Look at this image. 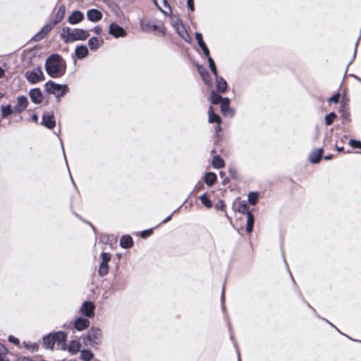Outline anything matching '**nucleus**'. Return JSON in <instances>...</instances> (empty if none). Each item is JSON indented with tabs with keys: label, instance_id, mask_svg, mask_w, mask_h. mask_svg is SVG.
Instances as JSON below:
<instances>
[{
	"label": "nucleus",
	"instance_id": "obj_1",
	"mask_svg": "<svg viewBox=\"0 0 361 361\" xmlns=\"http://www.w3.org/2000/svg\"><path fill=\"white\" fill-rule=\"evenodd\" d=\"M45 69L52 78L61 76L66 71V63L59 54H52L46 61Z\"/></svg>",
	"mask_w": 361,
	"mask_h": 361
},
{
	"label": "nucleus",
	"instance_id": "obj_2",
	"mask_svg": "<svg viewBox=\"0 0 361 361\" xmlns=\"http://www.w3.org/2000/svg\"><path fill=\"white\" fill-rule=\"evenodd\" d=\"M89 36V33L84 30L75 29L71 30L68 27L62 29L61 37L65 42H72L75 40H84Z\"/></svg>",
	"mask_w": 361,
	"mask_h": 361
},
{
	"label": "nucleus",
	"instance_id": "obj_3",
	"mask_svg": "<svg viewBox=\"0 0 361 361\" xmlns=\"http://www.w3.org/2000/svg\"><path fill=\"white\" fill-rule=\"evenodd\" d=\"M66 338V336L63 331H58L44 338V344L47 348L52 349L56 344L59 345L65 341Z\"/></svg>",
	"mask_w": 361,
	"mask_h": 361
},
{
	"label": "nucleus",
	"instance_id": "obj_4",
	"mask_svg": "<svg viewBox=\"0 0 361 361\" xmlns=\"http://www.w3.org/2000/svg\"><path fill=\"white\" fill-rule=\"evenodd\" d=\"M171 24L172 26L176 30V32L178 34V35L183 38L186 42H190L191 38L190 35H188L186 29L185 28L184 25H183L182 22L177 18H171Z\"/></svg>",
	"mask_w": 361,
	"mask_h": 361
},
{
	"label": "nucleus",
	"instance_id": "obj_5",
	"mask_svg": "<svg viewBox=\"0 0 361 361\" xmlns=\"http://www.w3.org/2000/svg\"><path fill=\"white\" fill-rule=\"evenodd\" d=\"M25 76L27 80L33 84L44 80V74L40 68H35L27 71Z\"/></svg>",
	"mask_w": 361,
	"mask_h": 361
},
{
	"label": "nucleus",
	"instance_id": "obj_6",
	"mask_svg": "<svg viewBox=\"0 0 361 361\" xmlns=\"http://www.w3.org/2000/svg\"><path fill=\"white\" fill-rule=\"evenodd\" d=\"M45 90L50 94H56L57 92L61 91V96L63 95L67 92V86L66 85L56 84L52 81H49L45 84Z\"/></svg>",
	"mask_w": 361,
	"mask_h": 361
},
{
	"label": "nucleus",
	"instance_id": "obj_7",
	"mask_svg": "<svg viewBox=\"0 0 361 361\" xmlns=\"http://www.w3.org/2000/svg\"><path fill=\"white\" fill-rule=\"evenodd\" d=\"M338 112L341 114V117L342 119V122L343 123L351 122L350 113L348 111V109L346 108V104L345 102L342 101L341 102Z\"/></svg>",
	"mask_w": 361,
	"mask_h": 361
},
{
	"label": "nucleus",
	"instance_id": "obj_8",
	"mask_svg": "<svg viewBox=\"0 0 361 361\" xmlns=\"http://www.w3.org/2000/svg\"><path fill=\"white\" fill-rule=\"evenodd\" d=\"M323 152L324 149L322 147L314 149L309 154V161L310 163L314 164H318L321 160Z\"/></svg>",
	"mask_w": 361,
	"mask_h": 361
},
{
	"label": "nucleus",
	"instance_id": "obj_9",
	"mask_svg": "<svg viewBox=\"0 0 361 361\" xmlns=\"http://www.w3.org/2000/svg\"><path fill=\"white\" fill-rule=\"evenodd\" d=\"M140 26L142 30L145 32L155 30L157 28V26L155 25L154 22L151 19L142 20L140 21Z\"/></svg>",
	"mask_w": 361,
	"mask_h": 361
},
{
	"label": "nucleus",
	"instance_id": "obj_10",
	"mask_svg": "<svg viewBox=\"0 0 361 361\" xmlns=\"http://www.w3.org/2000/svg\"><path fill=\"white\" fill-rule=\"evenodd\" d=\"M94 310V305L91 302H85L80 308V311L82 314H85L88 317L93 316Z\"/></svg>",
	"mask_w": 361,
	"mask_h": 361
},
{
	"label": "nucleus",
	"instance_id": "obj_11",
	"mask_svg": "<svg viewBox=\"0 0 361 361\" xmlns=\"http://www.w3.org/2000/svg\"><path fill=\"white\" fill-rule=\"evenodd\" d=\"M109 32L116 37H124L126 35L123 28L116 24L110 25Z\"/></svg>",
	"mask_w": 361,
	"mask_h": 361
},
{
	"label": "nucleus",
	"instance_id": "obj_12",
	"mask_svg": "<svg viewBox=\"0 0 361 361\" xmlns=\"http://www.w3.org/2000/svg\"><path fill=\"white\" fill-rule=\"evenodd\" d=\"M84 18L83 14L78 11H73L68 18V22L71 24H77L80 23Z\"/></svg>",
	"mask_w": 361,
	"mask_h": 361
},
{
	"label": "nucleus",
	"instance_id": "obj_13",
	"mask_svg": "<svg viewBox=\"0 0 361 361\" xmlns=\"http://www.w3.org/2000/svg\"><path fill=\"white\" fill-rule=\"evenodd\" d=\"M30 97L32 101L36 104H39L42 101V92L39 89H32L30 92Z\"/></svg>",
	"mask_w": 361,
	"mask_h": 361
},
{
	"label": "nucleus",
	"instance_id": "obj_14",
	"mask_svg": "<svg viewBox=\"0 0 361 361\" xmlns=\"http://www.w3.org/2000/svg\"><path fill=\"white\" fill-rule=\"evenodd\" d=\"M87 16L90 21L96 22L102 18V14L98 10L91 9L87 11Z\"/></svg>",
	"mask_w": 361,
	"mask_h": 361
},
{
	"label": "nucleus",
	"instance_id": "obj_15",
	"mask_svg": "<svg viewBox=\"0 0 361 361\" xmlns=\"http://www.w3.org/2000/svg\"><path fill=\"white\" fill-rule=\"evenodd\" d=\"M27 106V99L25 97H19L17 104L15 106V111L18 112L23 111Z\"/></svg>",
	"mask_w": 361,
	"mask_h": 361
},
{
	"label": "nucleus",
	"instance_id": "obj_16",
	"mask_svg": "<svg viewBox=\"0 0 361 361\" xmlns=\"http://www.w3.org/2000/svg\"><path fill=\"white\" fill-rule=\"evenodd\" d=\"M90 324L89 320L82 318H78L75 322V328L78 331L86 329Z\"/></svg>",
	"mask_w": 361,
	"mask_h": 361
},
{
	"label": "nucleus",
	"instance_id": "obj_17",
	"mask_svg": "<svg viewBox=\"0 0 361 361\" xmlns=\"http://www.w3.org/2000/svg\"><path fill=\"white\" fill-rule=\"evenodd\" d=\"M65 11H66V9L63 6H61V7H59V8L58 9V11L54 16V20L52 22V23H54V25H56L57 23H59V22L61 21V20L64 17Z\"/></svg>",
	"mask_w": 361,
	"mask_h": 361
},
{
	"label": "nucleus",
	"instance_id": "obj_18",
	"mask_svg": "<svg viewBox=\"0 0 361 361\" xmlns=\"http://www.w3.org/2000/svg\"><path fill=\"white\" fill-rule=\"evenodd\" d=\"M103 43V39L97 37H92L88 41V44L91 49L95 50L98 49Z\"/></svg>",
	"mask_w": 361,
	"mask_h": 361
},
{
	"label": "nucleus",
	"instance_id": "obj_19",
	"mask_svg": "<svg viewBox=\"0 0 361 361\" xmlns=\"http://www.w3.org/2000/svg\"><path fill=\"white\" fill-rule=\"evenodd\" d=\"M208 115H209V119L208 120H209V123L216 122L218 124H220L221 118H220V117L218 115H216L214 113L212 106H209V110H208Z\"/></svg>",
	"mask_w": 361,
	"mask_h": 361
},
{
	"label": "nucleus",
	"instance_id": "obj_20",
	"mask_svg": "<svg viewBox=\"0 0 361 361\" xmlns=\"http://www.w3.org/2000/svg\"><path fill=\"white\" fill-rule=\"evenodd\" d=\"M42 123L49 129L55 126V121L52 116H44L42 118Z\"/></svg>",
	"mask_w": 361,
	"mask_h": 361
},
{
	"label": "nucleus",
	"instance_id": "obj_21",
	"mask_svg": "<svg viewBox=\"0 0 361 361\" xmlns=\"http://www.w3.org/2000/svg\"><path fill=\"white\" fill-rule=\"evenodd\" d=\"M229 99L228 98H224L221 102V109L224 114L231 115L233 113L228 108Z\"/></svg>",
	"mask_w": 361,
	"mask_h": 361
},
{
	"label": "nucleus",
	"instance_id": "obj_22",
	"mask_svg": "<svg viewBox=\"0 0 361 361\" xmlns=\"http://www.w3.org/2000/svg\"><path fill=\"white\" fill-rule=\"evenodd\" d=\"M216 174L212 172H208L205 174L204 182L209 186L212 185L216 181Z\"/></svg>",
	"mask_w": 361,
	"mask_h": 361
},
{
	"label": "nucleus",
	"instance_id": "obj_23",
	"mask_svg": "<svg viewBox=\"0 0 361 361\" xmlns=\"http://www.w3.org/2000/svg\"><path fill=\"white\" fill-rule=\"evenodd\" d=\"M212 165L215 169H221L224 167V161L219 156H215L212 161Z\"/></svg>",
	"mask_w": 361,
	"mask_h": 361
},
{
	"label": "nucleus",
	"instance_id": "obj_24",
	"mask_svg": "<svg viewBox=\"0 0 361 361\" xmlns=\"http://www.w3.org/2000/svg\"><path fill=\"white\" fill-rule=\"evenodd\" d=\"M216 77V88L219 92H224L226 90L227 83L222 78Z\"/></svg>",
	"mask_w": 361,
	"mask_h": 361
},
{
	"label": "nucleus",
	"instance_id": "obj_25",
	"mask_svg": "<svg viewBox=\"0 0 361 361\" xmlns=\"http://www.w3.org/2000/svg\"><path fill=\"white\" fill-rule=\"evenodd\" d=\"M88 54V49L85 46H80L75 49V54L78 58L82 59Z\"/></svg>",
	"mask_w": 361,
	"mask_h": 361
},
{
	"label": "nucleus",
	"instance_id": "obj_26",
	"mask_svg": "<svg viewBox=\"0 0 361 361\" xmlns=\"http://www.w3.org/2000/svg\"><path fill=\"white\" fill-rule=\"evenodd\" d=\"M133 245V240L130 236L125 235L121 239V245L124 248H128Z\"/></svg>",
	"mask_w": 361,
	"mask_h": 361
},
{
	"label": "nucleus",
	"instance_id": "obj_27",
	"mask_svg": "<svg viewBox=\"0 0 361 361\" xmlns=\"http://www.w3.org/2000/svg\"><path fill=\"white\" fill-rule=\"evenodd\" d=\"M336 118L337 114L334 111H331L326 114L324 118L326 126H331Z\"/></svg>",
	"mask_w": 361,
	"mask_h": 361
},
{
	"label": "nucleus",
	"instance_id": "obj_28",
	"mask_svg": "<svg viewBox=\"0 0 361 361\" xmlns=\"http://www.w3.org/2000/svg\"><path fill=\"white\" fill-rule=\"evenodd\" d=\"M254 224V217L250 212H247V225L246 230L250 233L252 231V226Z\"/></svg>",
	"mask_w": 361,
	"mask_h": 361
},
{
	"label": "nucleus",
	"instance_id": "obj_29",
	"mask_svg": "<svg viewBox=\"0 0 361 361\" xmlns=\"http://www.w3.org/2000/svg\"><path fill=\"white\" fill-rule=\"evenodd\" d=\"M199 73L202 76V80L204 81L205 83L210 85L211 84V78L209 76V74L208 72L202 68H198Z\"/></svg>",
	"mask_w": 361,
	"mask_h": 361
},
{
	"label": "nucleus",
	"instance_id": "obj_30",
	"mask_svg": "<svg viewBox=\"0 0 361 361\" xmlns=\"http://www.w3.org/2000/svg\"><path fill=\"white\" fill-rule=\"evenodd\" d=\"M80 344L78 341H73L68 348V351L73 354L78 353L80 350Z\"/></svg>",
	"mask_w": 361,
	"mask_h": 361
},
{
	"label": "nucleus",
	"instance_id": "obj_31",
	"mask_svg": "<svg viewBox=\"0 0 361 361\" xmlns=\"http://www.w3.org/2000/svg\"><path fill=\"white\" fill-rule=\"evenodd\" d=\"M13 113L10 105L3 106L1 107V115L3 118H6Z\"/></svg>",
	"mask_w": 361,
	"mask_h": 361
},
{
	"label": "nucleus",
	"instance_id": "obj_32",
	"mask_svg": "<svg viewBox=\"0 0 361 361\" xmlns=\"http://www.w3.org/2000/svg\"><path fill=\"white\" fill-rule=\"evenodd\" d=\"M80 357L84 361H90L93 357V354L89 350H83L80 353Z\"/></svg>",
	"mask_w": 361,
	"mask_h": 361
},
{
	"label": "nucleus",
	"instance_id": "obj_33",
	"mask_svg": "<svg viewBox=\"0 0 361 361\" xmlns=\"http://www.w3.org/2000/svg\"><path fill=\"white\" fill-rule=\"evenodd\" d=\"M349 145L353 149H361V141L356 139H350ZM361 153V152H360Z\"/></svg>",
	"mask_w": 361,
	"mask_h": 361
},
{
	"label": "nucleus",
	"instance_id": "obj_34",
	"mask_svg": "<svg viewBox=\"0 0 361 361\" xmlns=\"http://www.w3.org/2000/svg\"><path fill=\"white\" fill-rule=\"evenodd\" d=\"M55 25L54 23H51L44 26L41 30V33L43 34L42 37L47 35Z\"/></svg>",
	"mask_w": 361,
	"mask_h": 361
},
{
	"label": "nucleus",
	"instance_id": "obj_35",
	"mask_svg": "<svg viewBox=\"0 0 361 361\" xmlns=\"http://www.w3.org/2000/svg\"><path fill=\"white\" fill-rule=\"evenodd\" d=\"M210 98L212 103L214 104H218L220 102H221L222 99H224L221 96L216 94L215 92H212L211 94Z\"/></svg>",
	"mask_w": 361,
	"mask_h": 361
},
{
	"label": "nucleus",
	"instance_id": "obj_36",
	"mask_svg": "<svg viewBox=\"0 0 361 361\" xmlns=\"http://www.w3.org/2000/svg\"><path fill=\"white\" fill-rule=\"evenodd\" d=\"M109 267L108 264L101 263L99 269V274L101 276H104L108 273Z\"/></svg>",
	"mask_w": 361,
	"mask_h": 361
},
{
	"label": "nucleus",
	"instance_id": "obj_37",
	"mask_svg": "<svg viewBox=\"0 0 361 361\" xmlns=\"http://www.w3.org/2000/svg\"><path fill=\"white\" fill-rule=\"evenodd\" d=\"M340 97V92H337L328 99V102L337 104L339 101Z\"/></svg>",
	"mask_w": 361,
	"mask_h": 361
},
{
	"label": "nucleus",
	"instance_id": "obj_38",
	"mask_svg": "<svg viewBox=\"0 0 361 361\" xmlns=\"http://www.w3.org/2000/svg\"><path fill=\"white\" fill-rule=\"evenodd\" d=\"M258 199V194L257 192H250L248 195V200L251 204H255Z\"/></svg>",
	"mask_w": 361,
	"mask_h": 361
},
{
	"label": "nucleus",
	"instance_id": "obj_39",
	"mask_svg": "<svg viewBox=\"0 0 361 361\" xmlns=\"http://www.w3.org/2000/svg\"><path fill=\"white\" fill-rule=\"evenodd\" d=\"M200 200H201V202L205 206L207 207V208H210L212 207V202L211 201L209 200V198L207 197V195H203L200 197Z\"/></svg>",
	"mask_w": 361,
	"mask_h": 361
},
{
	"label": "nucleus",
	"instance_id": "obj_40",
	"mask_svg": "<svg viewBox=\"0 0 361 361\" xmlns=\"http://www.w3.org/2000/svg\"><path fill=\"white\" fill-rule=\"evenodd\" d=\"M208 61L209 63V67L211 68V71L214 74V75L216 76L217 71H216V66H215L214 60L210 56H209Z\"/></svg>",
	"mask_w": 361,
	"mask_h": 361
},
{
	"label": "nucleus",
	"instance_id": "obj_41",
	"mask_svg": "<svg viewBox=\"0 0 361 361\" xmlns=\"http://www.w3.org/2000/svg\"><path fill=\"white\" fill-rule=\"evenodd\" d=\"M110 260V255L106 252H103L102 254V262L104 264H108V262Z\"/></svg>",
	"mask_w": 361,
	"mask_h": 361
},
{
	"label": "nucleus",
	"instance_id": "obj_42",
	"mask_svg": "<svg viewBox=\"0 0 361 361\" xmlns=\"http://www.w3.org/2000/svg\"><path fill=\"white\" fill-rule=\"evenodd\" d=\"M283 261H284V263L286 264V267L287 271L289 273V275H290V277L291 279V281H292L293 284L294 285V286H297L296 282H295V279H294V278H293V275H292V274H291V272H290V269L288 268V264H287V262H286V261L284 257H283Z\"/></svg>",
	"mask_w": 361,
	"mask_h": 361
},
{
	"label": "nucleus",
	"instance_id": "obj_43",
	"mask_svg": "<svg viewBox=\"0 0 361 361\" xmlns=\"http://www.w3.org/2000/svg\"><path fill=\"white\" fill-rule=\"evenodd\" d=\"M238 211L241 213H244L247 211V205L245 203H241L238 207Z\"/></svg>",
	"mask_w": 361,
	"mask_h": 361
},
{
	"label": "nucleus",
	"instance_id": "obj_44",
	"mask_svg": "<svg viewBox=\"0 0 361 361\" xmlns=\"http://www.w3.org/2000/svg\"><path fill=\"white\" fill-rule=\"evenodd\" d=\"M187 5L190 8V9L193 11H194V1L193 0H188Z\"/></svg>",
	"mask_w": 361,
	"mask_h": 361
},
{
	"label": "nucleus",
	"instance_id": "obj_45",
	"mask_svg": "<svg viewBox=\"0 0 361 361\" xmlns=\"http://www.w3.org/2000/svg\"><path fill=\"white\" fill-rule=\"evenodd\" d=\"M298 297L304 304L307 303V301L304 298L300 290H298Z\"/></svg>",
	"mask_w": 361,
	"mask_h": 361
},
{
	"label": "nucleus",
	"instance_id": "obj_46",
	"mask_svg": "<svg viewBox=\"0 0 361 361\" xmlns=\"http://www.w3.org/2000/svg\"><path fill=\"white\" fill-rule=\"evenodd\" d=\"M6 353L7 350L3 345H0V355H5Z\"/></svg>",
	"mask_w": 361,
	"mask_h": 361
},
{
	"label": "nucleus",
	"instance_id": "obj_47",
	"mask_svg": "<svg viewBox=\"0 0 361 361\" xmlns=\"http://www.w3.org/2000/svg\"><path fill=\"white\" fill-rule=\"evenodd\" d=\"M195 39H197V42L203 41L202 36L200 33H195Z\"/></svg>",
	"mask_w": 361,
	"mask_h": 361
},
{
	"label": "nucleus",
	"instance_id": "obj_48",
	"mask_svg": "<svg viewBox=\"0 0 361 361\" xmlns=\"http://www.w3.org/2000/svg\"><path fill=\"white\" fill-rule=\"evenodd\" d=\"M317 317H318L319 319H322V320L325 321V322H326V323H328L331 326H332V327H334V328H335V329H336V326H334L331 322H330L329 321H328L326 319L323 318V317H320V316H319V315H317Z\"/></svg>",
	"mask_w": 361,
	"mask_h": 361
},
{
	"label": "nucleus",
	"instance_id": "obj_49",
	"mask_svg": "<svg viewBox=\"0 0 361 361\" xmlns=\"http://www.w3.org/2000/svg\"><path fill=\"white\" fill-rule=\"evenodd\" d=\"M317 317H318L319 319H322V320L325 321V322H326V323H328L331 326H332V327H334V328H335V329H336V326H334L331 322H330L329 321H328L326 319L323 318V317H320V316H319V315H317Z\"/></svg>",
	"mask_w": 361,
	"mask_h": 361
},
{
	"label": "nucleus",
	"instance_id": "obj_50",
	"mask_svg": "<svg viewBox=\"0 0 361 361\" xmlns=\"http://www.w3.org/2000/svg\"><path fill=\"white\" fill-rule=\"evenodd\" d=\"M93 31L97 34L99 35L102 32V28L99 26L94 27Z\"/></svg>",
	"mask_w": 361,
	"mask_h": 361
},
{
	"label": "nucleus",
	"instance_id": "obj_51",
	"mask_svg": "<svg viewBox=\"0 0 361 361\" xmlns=\"http://www.w3.org/2000/svg\"><path fill=\"white\" fill-rule=\"evenodd\" d=\"M9 341H11L13 343L18 344V340L13 336L9 337Z\"/></svg>",
	"mask_w": 361,
	"mask_h": 361
},
{
	"label": "nucleus",
	"instance_id": "obj_52",
	"mask_svg": "<svg viewBox=\"0 0 361 361\" xmlns=\"http://www.w3.org/2000/svg\"><path fill=\"white\" fill-rule=\"evenodd\" d=\"M349 76L350 77H352V78H354L355 80H357V81L360 82V83H361V78H359L358 76H357L355 74H353V73H350L349 74Z\"/></svg>",
	"mask_w": 361,
	"mask_h": 361
},
{
	"label": "nucleus",
	"instance_id": "obj_53",
	"mask_svg": "<svg viewBox=\"0 0 361 361\" xmlns=\"http://www.w3.org/2000/svg\"><path fill=\"white\" fill-rule=\"evenodd\" d=\"M305 305H307V307H308L310 309H311V310H312V311L313 312V313H314L316 316H317V315H318V314H317V312H316L315 309H314V307H312L310 305V303H309L308 302H307V303H306Z\"/></svg>",
	"mask_w": 361,
	"mask_h": 361
},
{
	"label": "nucleus",
	"instance_id": "obj_54",
	"mask_svg": "<svg viewBox=\"0 0 361 361\" xmlns=\"http://www.w3.org/2000/svg\"><path fill=\"white\" fill-rule=\"evenodd\" d=\"M202 51H203L204 55L209 58V51L208 48L205 47V48L202 49Z\"/></svg>",
	"mask_w": 361,
	"mask_h": 361
},
{
	"label": "nucleus",
	"instance_id": "obj_55",
	"mask_svg": "<svg viewBox=\"0 0 361 361\" xmlns=\"http://www.w3.org/2000/svg\"><path fill=\"white\" fill-rule=\"evenodd\" d=\"M336 149L337 152H344V147L343 146L339 147L338 145H336Z\"/></svg>",
	"mask_w": 361,
	"mask_h": 361
},
{
	"label": "nucleus",
	"instance_id": "obj_56",
	"mask_svg": "<svg viewBox=\"0 0 361 361\" xmlns=\"http://www.w3.org/2000/svg\"><path fill=\"white\" fill-rule=\"evenodd\" d=\"M150 233H151V231H143V232L142 233L141 236H142V238H144V237H145V236H147V235H149Z\"/></svg>",
	"mask_w": 361,
	"mask_h": 361
},
{
	"label": "nucleus",
	"instance_id": "obj_57",
	"mask_svg": "<svg viewBox=\"0 0 361 361\" xmlns=\"http://www.w3.org/2000/svg\"><path fill=\"white\" fill-rule=\"evenodd\" d=\"M198 44L201 47L202 49L207 47L206 44H204V42L203 41L199 42Z\"/></svg>",
	"mask_w": 361,
	"mask_h": 361
},
{
	"label": "nucleus",
	"instance_id": "obj_58",
	"mask_svg": "<svg viewBox=\"0 0 361 361\" xmlns=\"http://www.w3.org/2000/svg\"><path fill=\"white\" fill-rule=\"evenodd\" d=\"M333 156H334L333 154H327L324 157V159L325 160H331L333 158Z\"/></svg>",
	"mask_w": 361,
	"mask_h": 361
},
{
	"label": "nucleus",
	"instance_id": "obj_59",
	"mask_svg": "<svg viewBox=\"0 0 361 361\" xmlns=\"http://www.w3.org/2000/svg\"><path fill=\"white\" fill-rule=\"evenodd\" d=\"M18 361H33L27 357H23L18 360Z\"/></svg>",
	"mask_w": 361,
	"mask_h": 361
},
{
	"label": "nucleus",
	"instance_id": "obj_60",
	"mask_svg": "<svg viewBox=\"0 0 361 361\" xmlns=\"http://www.w3.org/2000/svg\"><path fill=\"white\" fill-rule=\"evenodd\" d=\"M336 330H337V331H338V332H339L341 334H342V335H344V336H345V334H343V333L341 331V330H339V329H337L336 327ZM345 336H346V335H345ZM347 337H348L349 339H350V340H352V341H354V339L351 338L350 337H349V336H347ZM355 341H356V340H355Z\"/></svg>",
	"mask_w": 361,
	"mask_h": 361
},
{
	"label": "nucleus",
	"instance_id": "obj_61",
	"mask_svg": "<svg viewBox=\"0 0 361 361\" xmlns=\"http://www.w3.org/2000/svg\"><path fill=\"white\" fill-rule=\"evenodd\" d=\"M4 355H0V361H9L8 359L4 357Z\"/></svg>",
	"mask_w": 361,
	"mask_h": 361
},
{
	"label": "nucleus",
	"instance_id": "obj_62",
	"mask_svg": "<svg viewBox=\"0 0 361 361\" xmlns=\"http://www.w3.org/2000/svg\"><path fill=\"white\" fill-rule=\"evenodd\" d=\"M298 290H300L299 287L298 286H295V291L296 294L298 295Z\"/></svg>",
	"mask_w": 361,
	"mask_h": 361
},
{
	"label": "nucleus",
	"instance_id": "obj_63",
	"mask_svg": "<svg viewBox=\"0 0 361 361\" xmlns=\"http://www.w3.org/2000/svg\"><path fill=\"white\" fill-rule=\"evenodd\" d=\"M4 70L0 68V78H1L4 75Z\"/></svg>",
	"mask_w": 361,
	"mask_h": 361
},
{
	"label": "nucleus",
	"instance_id": "obj_64",
	"mask_svg": "<svg viewBox=\"0 0 361 361\" xmlns=\"http://www.w3.org/2000/svg\"><path fill=\"white\" fill-rule=\"evenodd\" d=\"M216 131H220L221 130V127H220L219 124H218V126L216 127Z\"/></svg>",
	"mask_w": 361,
	"mask_h": 361
}]
</instances>
